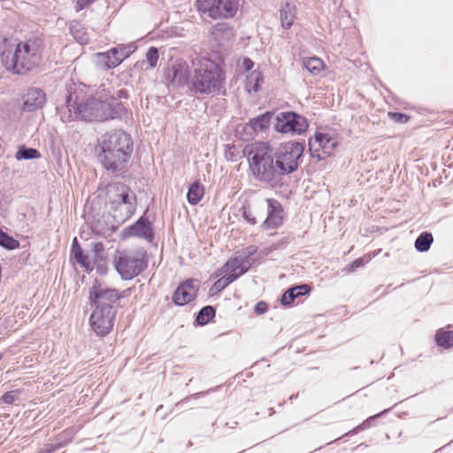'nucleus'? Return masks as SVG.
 <instances>
[{
    "label": "nucleus",
    "instance_id": "f257e3e1",
    "mask_svg": "<svg viewBox=\"0 0 453 453\" xmlns=\"http://www.w3.org/2000/svg\"><path fill=\"white\" fill-rule=\"evenodd\" d=\"M65 108L67 112L60 115L64 123L74 119L85 121H104L122 119L127 114L124 104L117 101L99 100L92 95H88L84 88L73 84L67 88Z\"/></svg>",
    "mask_w": 453,
    "mask_h": 453
},
{
    "label": "nucleus",
    "instance_id": "f03ea898",
    "mask_svg": "<svg viewBox=\"0 0 453 453\" xmlns=\"http://www.w3.org/2000/svg\"><path fill=\"white\" fill-rule=\"evenodd\" d=\"M123 295L116 288L95 281L89 288L88 300L93 312L89 318L92 330L99 336L110 334L114 326L118 303Z\"/></svg>",
    "mask_w": 453,
    "mask_h": 453
},
{
    "label": "nucleus",
    "instance_id": "7ed1b4c3",
    "mask_svg": "<svg viewBox=\"0 0 453 453\" xmlns=\"http://www.w3.org/2000/svg\"><path fill=\"white\" fill-rule=\"evenodd\" d=\"M97 143L98 159L103 166L115 176L121 175L133 152L131 135L122 130H114L103 134Z\"/></svg>",
    "mask_w": 453,
    "mask_h": 453
},
{
    "label": "nucleus",
    "instance_id": "20e7f679",
    "mask_svg": "<svg viewBox=\"0 0 453 453\" xmlns=\"http://www.w3.org/2000/svg\"><path fill=\"white\" fill-rule=\"evenodd\" d=\"M242 153L249 162V169L255 180L271 188L282 185L285 175L276 163L273 149L267 142H257L247 144Z\"/></svg>",
    "mask_w": 453,
    "mask_h": 453
},
{
    "label": "nucleus",
    "instance_id": "39448f33",
    "mask_svg": "<svg viewBox=\"0 0 453 453\" xmlns=\"http://www.w3.org/2000/svg\"><path fill=\"white\" fill-rule=\"evenodd\" d=\"M43 49L40 37H30L19 42L12 50H4L1 60L8 71L15 74H26L39 65Z\"/></svg>",
    "mask_w": 453,
    "mask_h": 453
},
{
    "label": "nucleus",
    "instance_id": "423d86ee",
    "mask_svg": "<svg viewBox=\"0 0 453 453\" xmlns=\"http://www.w3.org/2000/svg\"><path fill=\"white\" fill-rule=\"evenodd\" d=\"M225 81V71L216 62L203 58L194 63L189 91L196 95H216L223 88Z\"/></svg>",
    "mask_w": 453,
    "mask_h": 453
},
{
    "label": "nucleus",
    "instance_id": "0eeeda50",
    "mask_svg": "<svg viewBox=\"0 0 453 453\" xmlns=\"http://www.w3.org/2000/svg\"><path fill=\"white\" fill-rule=\"evenodd\" d=\"M113 264L121 279L129 280L148 267L147 254L144 251H119L114 257Z\"/></svg>",
    "mask_w": 453,
    "mask_h": 453
},
{
    "label": "nucleus",
    "instance_id": "6e6552de",
    "mask_svg": "<svg viewBox=\"0 0 453 453\" xmlns=\"http://www.w3.org/2000/svg\"><path fill=\"white\" fill-rule=\"evenodd\" d=\"M303 151V142L290 141L281 143L275 150H273V155L282 173L287 176L298 169Z\"/></svg>",
    "mask_w": 453,
    "mask_h": 453
},
{
    "label": "nucleus",
    "instance_id": "1a4fd4ad",
    "mask_svg": "<svg viewBox=\"0 0 453 453\" xmlns=\"http://www.w3.org/2000/svg\"><path fill=\"white\" fill-rule=\"evenodd\" d=\"M107 196L111 209L124 211L123 221L133 216L136 209V196L129 187L116 183L109 187Z\"/></svg>",
    "mask_w": 453,
    "mask_h": 453
},
{
    "label": "nucleus",
    "instance_id": "9d476101",
    "mask_svg": "<svg viewBox=\"0 0 453 453\" xmlns=\"http://www.w3.org/2000/svg\"><path fill=\"white\" fill-rule=\"evenodd\" d=\"M197 10L212 19H232L238 11L239 0H196Z\"/></svg>",
    "mask_w": 453,
    "mask_h": 453
},
{
    "label": "nucleus",
    "instance_id": "9b49d317",
    "mask_svg": "<svg viewBox=\"0 0 453 453\" xmlns=\"http://www.w3.org/2000/svg\"><path fill=\"white\" fill-rule=\"evenodd\" d=\"M308 127L307 119L295 111H282L275 118L274 128L279 133L302 134Z\"/></svg>",
    "mask_w": 453,
    "mask_h": 453
},
{
    "label": "nucleus",
    "instance_id": "f8f14e48",
    "mask_svg": "<svg viewBox=\"0 0 453 453\" xmlns=\"http://www.w3.org/2000/svg\"><path fill=\"white\" fill-rule=\"evenodd\" d=\"M120 237L122 240L136 237L151 243L155 238V232L152 223L145 215H142L134 223L123 228Z\"/></svg>",
    "mask_w": 453,
    "mask_h": 453
},
{
    "label": "nucleus",
    "instance_id": "ddd939ff",
    "mask_svg": "<svg viewBox=\"0 0 453 453\" xmlns=\"http://www.w3.org/2000/svg\"><path fill=\"white\" fill-rule=\"evenodd\" d=\"M336 142L327 134L316 133L314 138L309 141L311 156L318 160L328 157L334 151Z\"/></svg>",
    "mask_w": 453,
    "mask_h": 453
},
{
    "label": "nucleus",
    "instance_id": "4468645a",
    "mask_svg": "<svg viewBox=\"0 0 453 453\" xmlns=\"http://www.w3.org/2000/svg\"><path fill=\"white\" fill-rule=\"evenodd\" d=\"M165 79L173 88H189L190 75L188 64L182 60H176L165 71Z\"/></svg>",
    "mask_w": 453,
    "mask_h": 453
},
{
    "label": "nucleus",
    "instance_id": "2eb2a0df",
    "mask_svg": "<svg viewBox=\"0 0 453 453\" xmlns=\"http://www.w3.org/2000/svg\"><path fill=\"white\" fill-rule=\"evenodd\" d=\"M198 291V280L188 279L181 282L173 294V302L175 305L183 306L193 301Z\"/></svg>",
    "mask_w": 453,
    "mask_h": 453
},
{
    "label": "nucleus",
    "instance_id": "dca6fc26",
    "mask_svg": "<svg viewBox=\"0 0 453 453\" xmlns=\"http://www.w3.org/2000/svg\"><path fill=\"white\" fill-rule=\"evenodd\" d=\"M22 111L33 112L42 109L46 103V94L42 88H29L22 97Z\"/></svg>",
    "mask_w": 453,
    "mask_h": 453
},
{
    "label": "nucleus",
    "instance_id": "f3484780",
    "mask_svg": "<svg viewBox=\"0 0 453 453\" xmlns=\"http://www.w3.org/2000/svg\"><path fill=\"white\" fill-rule=\"evenodd\" d=\"M267 217L263 223L266 229H274L279 227L283 221L281 213L283 211L281 204L275 199H267Z\"/></svg>",
    "mask_w": 453,
    "mask_h": 453
},
{
    "label": "nucleus",
    "instance_id": "a211bd4d",
    "mask_svg": "<svg viewBox=\"0 0 453 453\" xmlns=\"http://www.w3.org/2000/svg\"><path fill=\"white\" fill-rule=\"evenodd\" d=\"M250 264L248 261H243V259L235 256L233 258H230L221 268V271L226 276H234V280H236L239 277L245 274L249 269L250 268Z\"/></svg>",
    "mask_w": 453,
    "mask_h": 453
},
{
    "label": "nucleus",
    "instance_id": "6ab92c4d",
    "mask_svg": "<svg viewBox=\"0 0 453 453\" xmlns=\"http://www.w3.org/2000/svg\"><path fill=\"white\" fill-rule=\"evenodd\" d=\"M311 292V286L309 284L294 285L288 288L280 297V303L284 307H290L298 297L309 296Z\"/></svg>",
    "mask_w": 453,
    "mask_h": 453
},
{
    "label": "nucleus",
    "instance_id": "aec40b11",
    "mask_svg": "<svg viewBox=\"0 0 453 453\" xmlns=\"http://www.w3.org/2000/svg\"><path fill=\"white\" fill-rule=\"evenodd\" d=\"M280 17L281 27L285 29H289L296 19V7L289 3L282 4L280 5Z\"/></svg>",
    "mask_w": 453,
    "mask_h": 453
},
{
    "label": "nucleus",
    "instance_id": "412c9836",
    "mask_svg": "<svg viewBox=\"0 0 453 453\" xmlns=\"http://www.w3.org/2000/svg\"><path fill=\"white\" fill-rule=\"evenodd\" d=\"M273 116V111H265L263 114L250 119L248 127H250L254 132L264 131L270 127Z\"/></svg>",
    "mask_w": 453,
    "mask_h": 453
},
{
    "label": "nucleus",
    "instance_id": "4be33fe9",
    "mask_svg": "<svg viewBox=\"0 0 453 453\" xmlns=\"http://www.w3.org/2000/svg\"><path fill=\"white\" fill-rule=\"evenodd\" d=\"M136 50V46L134 42L128 44H119L117 47L111 49V54H116L119 58H115L111 66L119 65L124 59L128 58L134 50Z\"/></svg>",
    "mask_w": 453,
    "mask_h": 453
},
{
    "label": "nucleus",
    "instance_id": "5701e85b",
    "mask_svg": "<svg viewBox=\"0 0 453 453\" xmlns=\"http://www.w3.org/2000/svg\"><path fill=\"white\" fill-rule=\"evenodd\" d=\"M69 29L70 33L77 42L80 44H86L88 42V34L87 33L86 27L81 21H72Z\"/></svg>",
    "mask_w": 453,
    "mask_h": 453
},
{
    "label": "nucleus",
    "instance_id": "b1692460",
    "mask_svg": "<svg viewBox=\"0 0 453 453\" xmlns=\"http://www.w3.org/2000/svg\"><path fill=\"white\" fill-rule=\"evenodd\" d=\"M388 411H389V409H386V410L380 411V413H377V414H375L373 416H371V417L367 418L364 422H362L361 424H359L358 426H357L353 429H351L349 432H347L346 434H344L342 437H339V438L335 439L334 441H339V440H341L343 437L352 436L354 434H358L361 431H364V430H366V429L370 428L372 426V421H374L378 418L383 416Z\"/></svg>",
    "mask_w": 453,
    "mask_h": 453
},
{
    "label": "nucleus",
    "instance_id": "393cba45",
    "mask_svg": "<svg viewBox=\"0 0 453 453\" xmlns=\"http://www.w3.org/2000/svg\"><path fill=\"white\" fill-rule=\"evenodd\" d=\"M436 344L445 349L453 347V331L446 328H440L435 334Z\"/></svg>",
    "mask_w": 453,
    "mask_h": 453
},
{
    "label": "nucleus",
    "instance_id": "a878e982",
    "mask_svg": "<svg viewBox=\"0 0 453 453\" xmlns=\"http://www.w3.org/2000/svg\"><path fill=\"white\" fill-rule=\"evenodd\" d=\"M204 195L203 186L199 181H195L188 187L187 199L188 202L192 204H197Z\"/></svg>",
    "mask_w": 453,
    "mask_h": 453
},
{
    "label": "nucleus",
    "instance_id": "bb28decb",
    "mask_svg": "<svg viewBox=\"0 0 453 453\" xmlns=\"http://www.w3.org/2000/svg\"><path fill=\"white\" fill-rule=\"evenodd\" d=\"M303 66L314 76L319 75L324 69V62L317 57L305 58L303 59Z\"/></svg>",
    "mask_w": 453,
    "mask_h": 453
},
{
    "label": "nucleus",
    "instance_id": "cd10ccee",
    "mask_svg": "<svg viewBox=\"0 0 453 453\" xmlns=\"http://www.w3.org/2000/svg\"><path fill=\"white\" fill-rule=\"evenodd\" d=\"M433 242V234L430 232L425 231L416 238L414 247L418 252H426L429 250Z\"/></svg>",
    "mask_w": 453,
    "mask_h": 453
},
{
    "label": "nucleus",
    "instance_id": "c85d7f7f",
    "mask_svg": "<svg viewBox=\"0 0 453 453\" xmlns=\"http://www.w3.org/2000/svg\"><path fill=\"white\" fill-rule=\"evenodd\" d=\"M216 314V309L213 306L206 305L203 307L196 317V322L199 326L207 325Z\"/></svg>",
    "mask_w": 453,
    "mask_h": 453
},
{
    "label": "nucleus",
    "instance_id": "c756f323",
    "mask_svg": "<svg viewBox=\"0 0 453 453\" xmlns=\"http://www.w3.org/2000/svg\"><path fill=\"white\" fill-rule=\"evenodd\" d=\"M41 157L38 150L20 145L18 148L15 157L17 160L37 159Z\"/></svg>",
    "mask_w": 453,
    "mask_h": 453
},
{
    "label": "nucleus",
    "instance_id": "7c9ffc66",
    "mask_svg": "<svg viewBox=\"0 0 453 453\" xmlns=\"http://www.w3.org/2000/svg\"><path fill=\"white\" fill-rule=\"evenodd\" d=\"M234 278H235L234 276H226V275H224L223 277L219 278L211 287V288L209 290L210 295L214 296V295L221 292L228 285H230L232 282L234 281Z\"/></svg>",
    "mask_w": 453,
    "mask_h": 453
},
{
    "label": "nucleus",
    "instance_id": "2f4dec72",
    "mask_svg": "<svg viewBox=\"0 0 453 453\" xmlns=\"http://www.w3.org/2000/svg\"><path fill=\"white\" fill-rule=\"evenodd\" d=\"M264 81V75L259 71H253L247 77V86L250 87L254 92H257Z\"/></svg>",
    "mask_w": 453,
    "mask_h": 453
},
{
    "label": "nucleus",
    "instance_id": "473e14b6",
    "mask_svg": "<svg viewBox=\"0 0 453 453\" xmlns=\"http://www.w3.org/2000/svg\"><path fill=\"white\" fill-rule=\"evenodd\" d=\"M76 262L83 267L87 272H91L93 266L91 265L90 260L87 255L84 254L83 250L72 253Z\"/></svg>",
    "mask_w": 453,
    "mask_h": 453
},
{
    "label": "nucleus",
    "instance_id": "72a5a7b5",
    "mask_svg": "<svg viewBox=\"0 0 453 453\" xmlns=\"http://www.w3.org/2000/svg\"><path fill=\"white\" fill-rule=\"evenodd\" d=\"M257 251V247L255 245H250L245 249L242 250L240 254L237 256L240 258L243 259V261H248L250 264V266L253 264L254 259L251 257Z\"/></svg>",
    "mask_w": 453,
    "mask_h": 453
},
{
    "label": "nucleus",
    "instance_id": "f704fd0d",
    "mask_svg": "<svg viewBox=\"0 0 453 453\" xmlns=\"http://www.w3.org/2000/svg\"><path fill=\"white\" fill-rule=\"evenodd\" d=\"M158 50L157 48L151 46L149 48L146 53V60L149 64L150 68H155L158 61Z\"/></svg>",
    "mask_w": 453,
    "mask_h": 453
},
{
    "label": "nucleus",
    "instance_id": "c9c22d12",
    "mask_svg": "<svg viewBox=\"0 0 453 453\" xmlns=\"http://www.w3.org/2000/svg\"><path fill=\"white\" fill-rule=\"evenodd\" d=\"M98 58H100V61L104 62V65L107 69L115 68L116 66H111V64H113L115 58H119L116 54L111 53V50L104 53H99Z\"/></svg>",
    "mask_w": 453,
    "mask_h": 453
},
{
    "label": "nucleus",
    "instance_id": "e433bc0d",
    "mask_svg": "<svg viewBox=\"0 0 453 453\" xmlns=\"http://www.w3.org/2000/svg\"><path fill=\"white\" fill-rule=\"evenodd\" d=\"M92 250L94 253V262L95 263H99L104 260V245L103 242H94L92 244Z\"/></svg>",
    "mask_w": 453,
    "mask_h": 453
},
{
    "label": "nucleus",
    "instance_id": "4c0bfd02",
    "mask_svg": "<svg viewBox=\"0 0 453 453\" xmlns=\"http://www.w3.org/2000/svg\"><path fill=\"white\" fill-rule=\"evenodd\" d=\"M242 217L250 225H256L257 220L255 216L252 213V211L249 205H243L240 209Z\"/></svg>",
    "mask_w": 453,
    "mask_h": 453
},
{
    "label": "nucleus",
    "instance_id": "58836bf2",
    "mask_svg": "<svg viewBox=\"0 0 453 453\" xmlns=\"http://www.w3.org/2000/svg\"><path fill=\"white\" fill-rule=\"evenodd\" d=\"M66 445L65 441H58L56 443H48L37 453H53Z\"/></svg>",
    "mask_w": 453,
    "mask_h": 453
},
{
    "label": "nucleus",
    "instance_id": "ea45409f",
    "mask_svg": "<svg viewBox=\"0 0 453 453\" xmlns=\"http://www.w3.org/2000/svg\"><path fill=\"white\" fill-rule=\"evenodd\" d=\"M388 116L391 119L398 123H407L410 120V116L403 112H389Z\"/></svg>",
    "mask_w": 453,
    "mask_h": 453
},
{
    "label": "nucleus",
    "instance_id": "a19ab883",
    "mask_svg": "<svg viewBox=\"0 0 453 453\" xmlns=\"http://www.w3.org/2000/svg\"><path fill=\"white\" fill-rule=\"evenodd\" d=\"M16 399L17 395L13 391H8L4 393L1 397L2 402L6 404H12Z\"/></svg>",
    "mask_w": 453,
    "mask_h": 453
},
{
    "label": "nucleus",
    "instance_id": "79ce46f5",
    "mask_svg": "<svg viewBox=\"0 0 453 453\" xmlns=\"http://www.w3.org/2000/svg\"><path fill=\"white\" fill-rule=\"evenodd\" d=\"M365 265V261L363 258L359 257V258H357L355 259L353 262H351L348 267L346 268V270L348 272H355L357 268L359 267H362Z\"/></svg>",
    "mask_w": 453,
    "mask_h": 453
},
{
    "label": "nucleus",
    "instance_id": "37998d69",
    "mask_svg": "<svg viewBox=\"0 0 453 453\" xmlns=\"http://www.w3.org/2000/svg\"><path fill=\"white\" fill-rule=\"evenodd\" d=\"M268 310V305L265 302L260 301L254 306V311L257 315L265 314Z\"/></svg>",
    "mask_w": 453,
    "mask_h": 453
},
{
    "label": "nucleus",
    "instance_id": "c03bdc74",
    "mask_svg": "<svg viewBox=\"0 0 453 453\" xmlns=\"http://www.w3.org/2000/svg\"><path fill=\"white\" fill-rule=\"evenodd\" d=\"M96 0H76L77 12L81 11L85 6L93 4Z\"/></svg>",
    "mask_w": 453,
    "mask_h": 453
},
{
    "label": "nucleus",
    "instance_id": "a18cd8bd",
    "mask_svg": "<svg viewBox=\"0 0 453 453\" xmlns=\"http://www.w3.org/2000/svg\"><path fill=\"white\" fill-rule=\"evenodd\" d=\"M128 96H129L128 91L125 88H121L116 92V96L113 98L112 101L119 102L118 99H127Z\"/></svg>",
    "mask_w": 453,
    "mask_h": 453
},
{
    "label": "nucleus",
    "instance_id": "49530a36",
    "mask_svg": "<svg viewBox=\"0 0 453 453\" xmlns=\"http://www.w3.org/2000/svg\"><path fill=\"white\" fill-rule=\"evenodd\" d=\"M214 29L216 32H222L225 30H228L230 33H232V28L229 27L226 24L224 23H219L214 27Z\"/></svg>",
    "mask_w": 453,
    "mask_h": 453
},
{
    "label": "nucleus",
    "instance_id": "de8ad7c7",
    "mask_svg": "<svg viewBox=\"0 0 453 453\" xmlns=\"http://www.w3.org/2000/svg\"><path fill=\"white\" fill-rule=\"evenodd\" d=\"M253 65H254V63H253V61H252L250 58H245L243 59L242 66H243V68H244L246 71H250V70H251V69H252V67H253Z\"/></svg>",
    "mask_w": 453,
    "mask_h": 453
},
{
    "label": "nucleus",
    "instance_id": "09e8293b",
    "mask_svg": "<svg viewBox=\"0 0 453 453\" xmlns=\"http://www.w3.org/2000/svg\"><path fill=\"white\" fill-rule=\"evenodd\" d=\"M81 250H82V248L79 244V242H78L77 238L74 237L73 242H72L71 253H73V252Z\"/></svg>",
    "mask_w": 453,
    "mask_h": 453
},
{
    "label": "nucleus",
    "instance_id": "8fccbe9b",
    "mask_svg": "<svg viewBox=\"0 0 453 453\" xmlns=\"http://www.w3.org/2000/svg\"><path fill=\"white\" fill-rule=\"evenodd\" d=\"M209 391H205V392H199V393H196V394H193L191 395V397H194V398H198L199 396L201 395H204L205 394H207Z\"/></svg>",
    "mask_w": 453,
    "mask_h": 453
},
{
    "label": "nucleus",
    "instance_id": "3c124183",
    "mask_svg": "<svg viewBox=\"0 0 453 453\" xmlns=\"http://www.w3.org/2000/svg\"><path fill=\"white\" fill-rule=\"evenodd\" d=\"M297 396H298V395H297V394H296V395H292L288 398V400H289V401H292L293 399L297 398Z\"/></svg>",
    "mask_w": 453,
    "mask_h": 453
},
{
    "label": "nucleus",
    "instance_id": "603ef678",
    "mask_svg": "<svg viewBox=\"0 0 453 453\" xmlns=\"http://www.w3.org/2000/svg\"><path fill=\"white\" fill-rule=\"evenodd\" d=\"M91 228H92V231H93V232L99 233V232L96 229V226H92Z\"/></svg>",
    "mask_w": 453,
    "mask_h": 453
},
{
    "label": "nucleus",
    "instance_id": "864d4df0",
    "mask_svg": "<svg viewBox=\"0 0 453 453\" xmlns=\"http://www.w3.org/2000/svg\"><path fill=\"white\" fill-rule=\"evenodd\" d=\"M2 358H3V355H2V354H0V360H1Z\"/></svg>",
    "mask_w": 453,
    "mask_h": 453
}]
</instances>
